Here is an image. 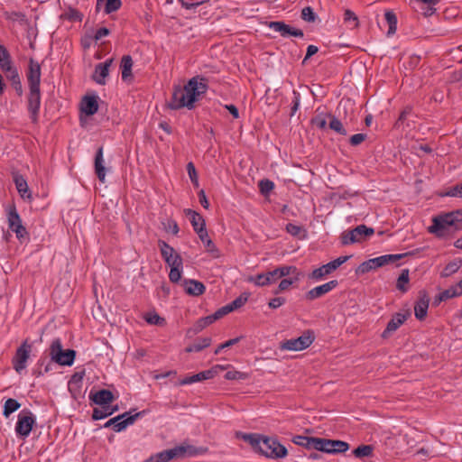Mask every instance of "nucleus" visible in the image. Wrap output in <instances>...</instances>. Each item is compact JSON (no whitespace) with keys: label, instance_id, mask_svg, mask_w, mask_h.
Masks as SVG:
<instances>
[{"label":"nucleus","instance_id":"obj_4","mask_svg":"<svg viewBox=\"0 0 462 462\" xmlns=\"http://www.w3.org/2000/svg\"><path fill=\"white\" fill-rule=\"evenodd\" d=\"M7 222L9 229L14 232L18 241L23 244L30 240V235L26 227L23 225L22 218L17 212L14 204L7 208Z\"/></svg>","mask_w":462,"mask_h":462},{"label":"nucleus","instance_id":"obj_16","mask_svg":"<svg viewBox=\"0 0 462 462\" xmlns=\"http://www.w3.org/2000/svg\"><path fill=\"white\" fill-rule=\"evenodd\" d=\"M263 435L257 433H245L242 431L236 432V439L248 442L253 449L261 455L263 453V449L260 446L261 441L263 442Z\"/></svg>","mask_w":462,"mask_h":462},{"label":"nucleus","instance_id":"obj_54","mask_svg":"<svg viewBox=\"0 0 462 462\" xmlns=\"http://www.w3.org/2000/svg\"><path fill=\"white\" fill-rule=\"evenodd\" d=\"M144 319L147 323L152 325H158L162 326L165 323V319L162 317H160L156 312L153 313H148Z\"/></svg>","mask_w":462,"mask_h":462},{"label":"nucleus","instance_id":"obj_27","mask_svg":"<svg viewBox=\"0 0 462 462\" xmlns=\"http://www.w3.org/2000/svg\"><path fill=\"white\" fill-rule=\"evenodd\" d=\"M289 276V278H284L280 282L277 289L273 291L274 294H278L282 291H287L291 285L299 282V281L302 277V273H300L296 267V272L294 273H291V275Z\"/></svg>","mask_w":462,"mask_h":462},{"label":"nucleus","instance_id":"obj_56","mask_svg":"<svg viewBox=\"0 0 462 462\" xmlns=\"http://www.w3.org/2000/svg\"><path fill=\"white\" fill-rule=\"evenodd\" d=\"M445 300H448L449 299H452V298H456V297H458L460 295H462V291L461 290H457L455 285H452L450 286L448 289L447 290H444L443 291H441Z\"/></svg>","mask_w":462,"mask_h":462},{"label":"nucleus","instance_id":"obj_37","mask_svg":"<svg viewBox=\"0 0 462 462\" xmlns=\"http://www.w3.org/2000/svg\"><path fill=\"white\" fill-rule=\"evenodd\" d=\"M63 351L61 340L60 338L54 339L50 346V355L51 361L60 360V354Z\"/></svg>","mask_w":462,"mask_h":462},{"label":"nucleus","instance_id":"obj_59","mask_svg":"<svg viewBox=\"0 0 462 462\" xmlns=\"http://www.w3.org/2000/svg\"><path fill=\"white\" fill-rule=\"evenodd\" d=\"M185 448H187V452L189 456H197V455H202L208 452V448L204 447H194L192 445H187L185 446Z\"/></svg>","mask_w":462,"mask_h":462},{"label":"nucleus","instance_id":"obj_10","mask_svg":"<svg viewBox=\"0 0 462 462\" xmlns=\"http://www.w3.org/2000/svg\"><path fill=\"white\" fill-rule=\"evenodd\" d=\"M318 451L328 454H341L346 452L350 446L347 442L339 439L319 438Z\"/></svg>","mask_w":462,"mask_h":462},{"label":"nucleus","instance_id":"obj_23","mask_svg":"<svg viewBox=\"0 0 462 462\" xmlns=\"http://www.w3.org/2000/svg\"><path fill=\"white\" fill-rule=\"evenodd\" d=\"M182 286L185 292L190 296H200L206 291V287L201 282L192 279H184L182 281Z\"/></svg>","mask_w":462,"mask_h":462},{"label":"nucleus","instance_id":"obj_3","mask_svg":"<svg viewBox=\"0 0 462 462\" xmlns=\"http://www.w3.org/2000/svg\"><path fill=\"white\" fill-rule=\"evenodd\" d=\"M459 230H462V208L434 217L429 227V232L439 237Z\"/></svg>","mask_w":462,"mask_h":462},{"label":"nucleus","instance_id":"obj_13","mask_svg":"<svg viewBox=\"0 0 462 462\" xmlns=\"http://www.w3.org/2000/svg\"><path fill=\"white\" fill-rule=\"evenodd\" d=\"M268 27L279 32L282 37H300L304 36L303 31L294 28L282 21H273L268 23Z\"/></svg>","mask_w":462,"mask_h":462},{"label":"nucleus","instance_id":"obj_39","mask_svg":"<svg viewBox=\"0 0 462 462\" xmlns=\"http://www.w3.org/2000/svg\"><path fill=\"white\" fill-rule=\"evenodd\" d=\"M162 257L164 261H168L171 255L177 254L172 246L163 240L158 241Z\"/></svg>","mask_w":462,"mask_h":462},{"label":"nucleus","instance_id":"obj_57","mask_svg":"<svg viewBox=\"0 0 462 462\" xmlns=\"http://www.w3.org/2000/svg\"><path fill=\"white\" fill-rule=\"evenodd\" d=\"M187 171H188L189 177L191 182L193 183V185L195 187H198L199 186V179H198L197 171H196V168H195V165L193 162H190L187 164Z\"/></svg>","mask_w":462,"mask_h":462},{"label":"nucleus","instance_id":"obj_30","mask_svg":"<svg viewBox=\"0 0 462 462\" xmlns=\"http://www.w3.org/2000/svg\"><path fill=\"white\" fill-rule=\"evenodd\" d=\"M211 344L210 337H199L195 340V342L185 348V352H199L204 348L209 346Z\"/></svg>","mask_w":462,"mask_h":462},{"label":"nucleus","instance_id":"obj_2","mask_svg":"<svg viewBox=\"0 0 462 462\" xmlns=\"http://www.w3.org/2000/svg\"><path fill=\"white\" fill-rule=\"evenodd\" d=\"M41 65L34 59L31 58L26 70V79L29 88L27 95V110L32 124L39 122V114L41 107Z\"/></svg>","mask_w":462,"mask_h":462},{"label":"nucleus","instance_id":"obj_7","mask_svg":"<svg viewBox=\"0 0 462 462\" xmlns=\"http://www.w3.org/2000/svg\"><path fill=\"white\" fill-rule=\"evenodd\" d=\"M144 413H146V411L143 410L142 411L136 412L135 414L131 415V412H125L123 414H120L118 416H116L110 420H108L105 424V428H110L112 427L113 430L116 432H120L126 429L127 426L132 425L134 423V421L141 418Z\"/></svg>","mask_w":462,"mask_h":462},{"label":"nucleus","instance_id":"obj_25","mask_svg":"<svg viewBox=\"0 0 462 462\" xmlns=\"http://www.w3.org/2000/svg\"><path fill=\"white\" fill-rule=\"evenodd\" d=\"M94 170L97 179L104 182L106 179V170L104 164V157H103V147L100 146L95 155L94 159Z\"/></svg>","mask_w":462,"mask_h":462},{"label":"nucleus","instance_id":"obj_24","mask_svg":"<svg viewBox=\"0 0 462 462\" xmlns=\"http://www.w3.org/2000/svg\"><path fill=\"white\" fill-rule=\"evenodd\" d=\"M216 368L217 367H212L211 369L199 372V373H198L196 374H193L191 376H187V377L183 378L182 380H180L179 384L180 385H185V384H190V383H197V382H201V381H204V380L211 379L215 375H217Z\"/></svg>","mask_w":462,"mask_h":462},{"label":"nucleus","instance_id":"obj_44","mask_svg":"<svg viewBox=\"0 0 462 462\" xmlns=\"http://www.w3.org/2000/svg\"><path fill=\"white\" fill-rule=\"evenodd\" d=\"M440 196L441 197L448 196V197L462 198V182H460L455 186L449 187L448 189H446V191L441 193Z\"/></svg>","mask_w":462,"mask_h":462},{"label":"nucleus","instance_id":"obj_41","mask_svg":"<svg viewBox=\"0 0 462 462\" xmlns=\"http://www.w3.org/2000/svg\"><path fill=\"white\" fill-rule=\"evenodd\" d=\"M409 270H402V273L397 280L396 288L402 292H406L408 291L406 284L409 282Z\"/></svg>","mask_w":462,"mask_h":462},{"label":"nucleus","instance_id":"obj_63","mask_svg":"<svg viewBox=\"0 0 462 462\" xmlns=\"http://www.w3.org/2000/svg\"><path fill=\"white\" fill-rule=\"evenodd\" d=\"M171 268V266L183 265V261L179 254L171 255L168 261H164Z\"/></svg>","mask_w":462,"mask_h":462},{"label":"nucleus","instance_id":"obj_40","mask_svg":"<svg viewBox=\"0 0 462 462\" xmlns=\"http://www.w3.org/2000/svg\"><path fill=\"white\" fill-rule=\"evenodd\" d=\"M374 448L371 445H360L353 450L356 457L362 458L371 457L373 455Z\"/></svg>","mask_w":462,"mask_h":462},{"label":"nucleus","instance_id":"obj_5","mask_svg":"<svg viewBox=\"0 0 462 462\" xmlns=\"http://www.w3.org/2000/svg\"><path fill=\"white\" fill-rule=\"evenodd\" d=\"M374 234V229L373 227H368L365 225H359L351 230L343 232L340 239L342 245H346L355 243H361Z\"/></svg>","mask_w":462,"mask_h":462},{"label":"nucleus","instance_id":"obj_32","mask_svg":"<svg viewBox=\"0 0 462 462\" xmlns=\"http://www.w3.org/2000/svg\"><path fill=\"white\" fill-rule=\"evenodd\" d=\"M76 351L74 349L63 350L60 354V360H54L53 362L60 365H72L76 357Z\"/></svg>","mask_w":462,"mask_h":462},{"label":"nucleus","instance_id":"obj_42","mask_svg":"<svg viewBox=\"0 0 462 462\" xmlns=\"http://www.w3.org/2000/svg\"><path fill=\"white\" fill-rule=\"evenodd\" d=\"M205 245V248L208 253H209L214 258L219 257V250L214 244V242L208 237V235L207 234L206 237H203V240H201Z\"/></svg>","mask_w":462,"mask_h":462},{"label":"nucleus","instance_id":"obj_12","mask_svg":"<svg viewBox=\"0 0 462 462\" xmlns=\"http://www.w3.org/2000/svg\"><path fill=\"white\" fill-rule=\"evenodd\" d=\"M184 213L189 217L193 229L198 234L199 239L203 240V237L207 236L206 222L203 217L190 208L184 209Z\"/></svg>","mask_w":462,"mask_h":462},{"label":"nucleus","instance_id":"obj_36","mask_svg":"<svg viewBox=\"0 0 462 462\" xmlns=\"http://www.w3.org/2000/svg\"><path fill=\"white\" fill-rule=\"evenodd\" d=\"M21 407L20 402L13 398H9L4 404L3 415L8 418L13 412L17 411Z\"/></svg>","mask_w":462,"mask_h":462},{"label":"nucleus","instance_id":"obj_34","mask_svg":"<svg viewBox=\"0 0 462 462\" xmlns=\"http://www.w3.org/2000/svg\"><path fill=\"white\" fill-rule=\"evenodd\" d=\"M263 456L271 458H283L288 455V450L282 444H276V449L274 451L268 452L263 449Z\"/></svg>","mask_w":462,"mask_h":462},{"label":"nucleus","instance_id":"obj_62","mask_svg":"<svg viewBox=\"0 0 462 462\" xmlns=\"http://www.w3.org/2000/svg\"><path fill=\"white\" fill-rule=\"evenodd\" d=\"M285 229L292 236H299L300 234L303 231L302 226L294 225L292 223L287 224Z\"/></svg>","mask_w":462,"mask_h":462},{"label":"nucleus","instance_id":"obj_11","mask_svg":"<svg viewBox=\"0 0 462 462\" xmlns=\"http://www.w3.org/2000/svg\"><path fill=\"white\" fill-rule=\"evenodd\" d=\"M34 424L35 419L32 413L30 411L23 410L18 415L15 431L18 436L25 439L31 433Z\"/></svg>","mask_w":462,"mask_h":462},{"label":"nucleus","instance_id":"obj_47","mask_svg":"<svg viewBox=\"0 0 462 462\" xmlns=\"http://www.w3.org/2000/svg\"><path fill=\"white\" fill-rule=\"evenodd\" d=\"M249 378V374L240 371H228L225 374V379L226 380H246Z\"/></svg>","mask_w":462,"mask_h":462},{"label":"nucleus","instance_id":"obj_38","mask_svg":"<svg viewBox=\"0 0 462 462\" xmlns=\"http://www.w3.org/2000/svg\"><path fill=\"white\" fill-rule=\"evenodd\" d=\"M462 265V261H451L442 270L441 277H449L457 273Z\"/></svg>","mask_w":462,"mask_h":462},{"label":"nucleus","instance_id":"obj_58","mask_svg":"<svg viewBox=\"0 0 462 462\" xmlns=\"http://www.w3.org/2000/svg\"><path fill=\"white\" fill-rule=\"evenodd\" d=\"M243 338V337H235V338H232V339H229L227 341H226L225 343L223 344H220L215 350L214 354L215 355H218L220 353L221 350L226 348V347H229V346H232L236 344H237L241 339Z\"/></svg>","mask_w":462,"mask_h":462},{"label":"nucleus","instance_id":"obj_21","mask_svg":"<svg viewBox=\"0 0 462 462\" xmlns=\"http://www.w3.org/2000/svg\"><path fill=\"white\" fill-rule=\"evenodd\" d=\"M89 399L97 405H108L115 400L113 393L107 389H101L96 393H90Z\"/></svg>","mask_w":462,"mask_h":462},{"label":"nucleus","instance_id":"obj_15","mask_svg":"<svg viewBox=\"0 0 462 462\" xmlns=\"http://www.w3.org/2000/svg\"><path fill=\"white\" fill-rule=\"evenodd\" d=\"M409 312L400 313L397 312L393 315L392 319L387 323L385 329L382 333L383 338H388L393 332H395L408 319Z\"/></svg>","mask_w":462,"mask_h":462},{"label":"nucleus","instance_id":"obj_45","mask_svg":"<svg viewBox=\"0 0 462 462\" xmlns=\"http://www.w3.org/2000/svg\"><path fill=\"white\" fill-rule=\"evenodd\" d=\"M258 187H259L260 192L263 196H267L274 189V183L268 179H263L259 181Z\"/></svg>","mask_w":462,"mask_h":462},{"label":"nucleus","instance_id":"obj_61","mask_svg":"<svg viewBox=\"0 0 462 462\" xmlns=\"http://www.w3.org/2000/svg\"><path fill=\"white\" fill-rule=\"evenodd\" d=\"M231 310L228 307V305H225L223 307H221L220 309H218L215 313L211 314V317L213 319L214 321L223 318L224 316L227 315L228 313H230Z\"/></svg>","mask_w":462,"mask_h":462},{"label":"nucleus","instance_id":"obj_55","mask_svg":"<svg viewBox=\"0 0 462 462\" xmlns=\"http://www.w3.org/2000/svg\"><path fill=\"white\" fill-rule=\"evenodd\" d=\"M102 409L95 408L92 412V420H98L110 416L107 405L102 406Z\"/></svg>","mask_w":462,"mask_h":462},{"label":"nucleus","instance_id":"obj_48","mask_svg":"<svg viewBox=\"0 0 462 462\" xmlns=\"http://www.w3.org/2000/svg\"><path fill=\"white\" fill-rule=\"evenodd\" d=\"M411 113L412 107L410 106H405L403 110L400 113L399 117L394 124V127L399 128L401 125H402L404 122L407 120L408 116L411 115Z\"/></svg>","mask_w":462,"mask_h":462},{"label":"nucleus","instance_id":"obj_14","mask_svg":"<svg viewBox=\"0 0 462 462\" xmlns=\"http://www.w3.org/2000/svg\"><path fill=\"white\" fill-rule=\"evenodd\" d=\"M338 285L337 280H331L324 284L317 286L305 293V299L307 300H314L319 298H321L325 294L331 291L333 289L337 288Z\"/></svg>","mask_w":462,"mask_h":462},{"label":"nucleus","instance_id":"obj_50","mask_svg":"<svg viewBox=\"0 0 462 462\" xmlns=\"http://www.w3.org/2000/svg\"><path fill=\"white\" fill-rule=\"evenodd\" d=\"M376 269L375 265L373 263L372 259H369L364 263H362L356 269V273L357 275L365 274L371 270Z\"/></svg>","mask_w":462,"mask_h":462},{"label":"nucleus","instance_id":"obj_29","mask_svg":"<svg viewBox=\"0 0 462 462\" xmlns=\"http://www.w3.org/2000/svg\"><path fill=\"white\" fill-rule=\"evenodd\" d=\"M319 438L317 437H307V436H295L292 441L299 446L304 447L307 449H315L318 451V440Z\"/></svg>","mask_w":462,"mask_h":462},{"label":"nucleus","instance_id":"obj_6","mask_svg":"<svg viewBox=\"0 0 462 462\" xmlns=\"http://www.w3.org/2000/svg\"><path fill=\"white\" fill-rule=\"evenodd\" d=\"M32 349V345L26 338L20 346L17 347L12 358V365L17 374H21L27 366V361Z\"/></svg>","mask_w":462,"mask_h":462},{"label":"nucleus","instance_id":"obj_20","mask_svg":"<svg viewBox=\"0 0 462 462\" xmlns=\"http://www.w3.org/2000/svg\"><path fill=\"white\" fill-rule=\"evenodd\" d=\"M98 110V97L85 96L80 102V111L87 116L95 115Z\"/></svg>","mask_w":462,"mask_h":462},{"label":"nucleus","instance_id":"obj_52","mask_svg":"<svg viewBox=\"0 0 462 462\" xmlns=\"http://www.w3.org/2000/svg\"><path fill=\"white\" fill-rule=\"evenodd\" d=\"M248 282H252L255 285L260 286V287L269 285L266 273H259L255 276H250L248 278Z\"/></svg>","mask_w":462,"mask_h":462},{"label":"nucleus","instance_id":"obj_17","mask_svg":"<svg viewBox=\"0 0 462 462\" xmlns=\"http://www.w3.org/2000/svg\"><path fill=\"white\" fill-rule=\"evenodd\" d=\"M417 252H420V249L415 251L407 252L404 254H384L379 257L372 258L373 263L376 268L384 266L386 264L393 263L398 260H401L409 255H414Z\"/></svg>","mask_w":462,"mask_h":462},{"label":"nucleus","instance_id":"obj_35","mask_svg":"<svg viewBox=\"0 0 462 462\" xmlns=\"http://www.w3.org/2000/svg\"><path fill=\"white\" fill-rule=\"evenodd\" d=\"M328 116L330 118L328 125L331 130L335 131L336 133H337L341 135L347 134V131L343 126V124L337 117H336L335 116H333L331 114H328Z\"/></svg>","mask_w":462,"mask_h":462},{"label":"nucleus","instance_id":"obj_33","mask_svg":"<svg viewBox=\"0 0 462 462\" xmlns=\"http://www.w3.org/2000/svg\"><path fill=\"white\" fill-rule=\"evenodd\" d=\"M385 20L389 25L387 35H393L397 30V16L392 10H387L384 14Z\"/></svg>","mask_w":462,"mask_h":462},{"label":"nucleus","instance_id":"obj_26","mask_svg":"<svg viewBox=\"0 0 462 462\" xmlns=\"http://www.w3.org/2000/svg\"><path fill=\"white\" fill-rule=\"evenodd\" d=\"M14 182L15 184L16 189L20 196L23 199H28L31 201L32 199V192L30 191L28 188V184L26 180L23 178V175L15 173L13 177Z\"/></svg>","mask_w":462,"mask_h":462},{"label":"nucleus","instance_id":"obj_9","mask_svg":"<svg viewBox=\"0 0 462 462\" xmlns=\"http://www.w3.org/2000/svg\"><path fill=\"white\" fill-rule=\"evenodd\" d=\"M351 255L339 256L337 259L323 264L322 266L314 269L309 275L310 280L320 281L325 276L330 274L332 272L337 270L340 265L345 263Z\"/></svg>","mask_w":462,"mask_h":462},{"label":"nucleus","instance_id":"obj_1","mask_svg":"<svg viewBox=\"0 0 462 462\" xmlns=\"http://www.w3.org/2000/svg\"><path fill=\"white\" fill-rule=\"evenodd\" d=\"M208 89V79L203 76H195L188 80L181 87L175 85L172 89L171 100L167 103V107L171 110L181 108L194 109L198 102Z\"/></svg>","mask_w":462,"mask_h":462},{"label":"nucleus","instance_id":"obj_60","mask_svg":"<svg viewBox=\"0 0 462 462\" xmlns=\"http://www.w3.org/2000/svg\"><path fill=\"white\" fill-rule=\"evenodd\" d=\"M263 443L265 445L267 449L270 451H274L276 449V444H279V440L277 438H271V437H263Z\"/></svg>","mask_w":462,"mask_h":462},{"label":"nucleus","instance_id":"obj_8","mask_svg":"<svg viewBox=\"0 0 462 462\" xmlns=\"http://www.w3.org/2000/svg\"><path fill=\"white\" fill-rule=\"evenodd\" d=\"M314 332L312 330H306L303 334L297 337L285 340L281 343L280 348L282 350L300 351L309 347L314 341Z\"/></svg>","mask_w":462,"mask_h":462},{"label":"nucleus","instance_id":"obj_51","mask_svg":"<svg viewBox=\"0 0 462 462\" xmlns=\"http://www.w3.org/2000/svg\"><path fill=\"white\" fill-rule=\"evenodd\" d=\"M182 267L183 265H178V266H171L170 273H169V279L172 283H177L181 279V273H182Z\"/></svg>","mask_w":462,"mask_h":462},{"label":"nucleus","instance_id":"obj_28","mask_svg":"<svg viewBox=\"0 0 462 462\" xmlns=\"http://www.w3.org/2000/svg\"><path fill=\"white\" fill-rule=\"evenodd\" d=\"M134 61L130 55H124L121 59L120 62V69L122 72V80L123 81H131L134 79V75L132 73Z\"/></svg>","mask_w":462,"mask_h":462},{"label":"nucleus","instance_id":"obj_43","mask_svg":"<svg viewBox=\"0 0 462 462\" xmlns=\"http://www.w3.org/2000/svg\"><path fill=\"white\" fill-rule=\"evenodd\" d=\"M248 300V294L247 293H242L239 297L235 299L233 301L228 303V307L232 311L243 307Z\"/></svg>","mask_w":462,"mask_h":462},{"label":"nucleus","instance_id":"obj_19","mask_svg":"<svg viewBox=\"0 0 462 462\" xmlns=\"http://www.w3.org/2000/svg\"><path fill=\"white\" fill-rule=\"evenodd\" d=\"M113 62V59H108L105 62L96 65L92 79L99 85L106 84V78L109 74V68Z\"/></svg>","mask_w":462,"mask_h":462},{"label":"nucleus","instance_id":"obj_49","mask_svg":"<svg viewBox=\"0 0 462 462\" xmlns=\"http://www.w3.org/2000/svg\"><path fill=\"white\" fill-rule=\"evenodd\" d=\"M300 17L308 23H314L317 19V14L310 6H306L301 10Z\"/></svg>","mask_w":462,"mask_h":462},{"label":"nucleus","instance_id":"obj_22","mask_svg":"<svg viewBox=\"0 0 462 462\" xmlns=\"http://www.w3.org/2000/svg\"><path fill=\"white\" fill-rule=\"evenodd\" d=\"M430 299L426 291L420 292V298L414 306V314L417 319L423 320L428 313Z\"/></svg>","mask_w":462,"mask_h":462},{"label":"nucleus","instance_id":"obj_53","mask_svg":"<svg viewBox=\"0 0 462 462\" xmlns=\"http://www.w3.org/2000/svg\"><path fill=\"white\" fill-rule=\"evenodd\" d=\"M66 18L71 22H81L83 19V14L78 9L69 7L65 14Z\"/></svg>","mask_w":462,"mask_h":462},{"label":"nucleus","instance_id":"obj_64","mask_svg":"<svg viewBox=\"0 0 462 462\" xmlns=\"http://www.w3.org/2000/svg\"><path fill=\"white\" fill-rule=\"evenodd\" d=\"M366 137L367 136L365 134H356L350 137L349 143L352 146H357L362 143L366 139Z\"/></svg>","mask_w":462,"mask_h":462},{"label":"nucleus","instance_id":"obj_46","mask_svg":"<svg viewBox=\"0 0 462 462\" xmlns=\"http://www.w3.org/2000/svg\"><path fill=\"white\" fill-rule=\"evenodd\" d=\"M344 22L346 23H353V25L351 27L352 29H356L359 26L358 17L353 11L349 9H346L344 13Z\"/></svg>","mask_w":462,"mask_h":462},{"label":"nucleus","instance_id":"obj_31","mask_svg":"<svg viewBox=\"0 0 462 462\" xmlns=\"http://www.w3.org/2000/svg\"><path fill=\"white\" fill-rule=\"evenodd\" d=\"M215 321L213 320L211 315H208L207 317H203V318H200L199 319L195 324L193 325L192 328H190L189 330H188V334L189 333H192L193 335L195 334H198L199 333L200 331H202L205 328H207L208 326H209L210 324L214 323Z\"/></svg>","mask_w":462,"mask_h":462},{"label":"nucleus","instance_id":"obj_18","mask_svg":"<svg viewBox=\"0 0 462 462\" xmlns=\"http://www.w3.org/2000/svg\"><path fill=\"white\" fill-rule=\"evenodd\" d=\"M296 272V266L294 265H282L275 268L273 271L266 272V276L268 278L269 284L276 282L278 280L282 277H286L291 275V273H294Z\"/></svg>","mask_w":462,"mask_h":462}]
</instances>
